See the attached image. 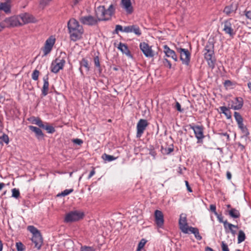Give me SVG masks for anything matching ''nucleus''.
<instances>
[{"label":"nucleus","mask_w":251,"mask_h":251,"mask_svg":"<svg viewBox=\"0 0 251 251\" xmlns=\"http://www.w3.org/2000/svg\"><path fill=\"white\" fill-rule=\"evenodd\" d=\"M245 239V234L242 230L239 231L238 236V243H241L243 242Z\"/></svg>","instance_id":"473e14b6"},{"label":"nucleus","mask_w":251,"mask_h":251,"mask_svg":"<svg viewBox=\"0 0 251 251\" xmlns=\"http://www.w3.org/2000/svg\"><path fill=\"white\" fill-rule=\"evenodd\" d=\"M115 12V6L111 4L107 8L104 6H99L95 10L96 16L100 21H108L111 19Z\"/></svg>","instance_id":"f257e3e1"},{"label":"nucleus","mask_w":251,"mask_h":251,"mask_svg":"<svg viewBox=\"0 0 251 251\" xmlns=\"http://www.w3.org/2000/svg\"><path fill=\"white\" fill-rule=\"evenodd\" d=\"M189 232L194 234L195 238L197 240H201V239L202 237L200 235L199 230L197 228L190 226V229L189 230Z\"/></svg>","instance_id":"cd10ccee"},{"label":"nucleus","mask_w":251,"mask_h":251,"mask_svg":"<svg viewBox=\"0 0 251 251\" xmlns=\"http://www.w3.org/2000/svg\"><path fill=\"white\" fill-rule=\"evenodd\" d=\"M220 109L221 112L225 114L227 119H229L231 118V113L228 108L226 106H221Z\"/></svg>","instance_id":"c85d7f7f"},{"label":"nucleus","mask_w":251,"mask_h":251,"mask_svg":"<svg viewBox=\"0 0 251 251\" xmlns=\"http://www.w3.org/2000/svg\"><path fill=\"white\" fill-rule=\"evenodd\" d=\"M94 62L95 66L99 68L100 72H101V70L100 69V66L99 58L98 56H96L94 57Z\"/></svg>","instance_id":"58836bf2"},{"label":"nucleus","mask_w":251,"mask_h":251,"mask_svg":"<svg viewBox=\"0 0 251 251\" xmlns=\"http://www.w3.org/2000/svg\"><path fill=\"white\" fill-rule=\"evenodd\" d=\"M27 229L33 235L31 240L35 245V248L39 250L43 244V239L39 230L33 226H28Z\"/></svg>","instance_id":"20e7f679"},{"label":"nucleus","mask_w":251,"mask_h":251,"mask_svg":"<svg viewBox=\"0 0 251 251\" xmlns=\"http://www.w3.org/2000/svg\"><path fill=\"white\" fill-rule=\"evenodd\" d=\"M29 128L35 133L37 138L43 137V133L40 128L32 126H29Z\"/></svg>","instance_id":"a878e982"},{"label":"nucleus","mask_w":251,"mask_h":251,"mask_svg":"<svg viewBox=\"0 0 251 251\" xmlns=\"http://www.w3.org/2000/svg\"><path fill=\"white\" fill-rule=\"evenodd\" d=\"M12 196L15 198H18L20 196V192L18 189L14 188L12 190Z\"/></svg>","instance_id":"ea45409f"},{"label":"nucleus","mask_w":251,"mask_h":251,"mask_svg":"<svg viewBox=\"0 0 251 251\" xmlns=\"http://www.w3.org/2000/svg\"><path fill=\"white\" fill-rule=\"evenodd\" d=\"M81 66L84 67L87 71L89 70V66L88 61L85 59H83L81 62Z\"/></svg>","instance_id":"c03bdc74"},{"label":"nucleus","mask_w":251,"mask_h":251,"mask_svg":"<svg viewBox=\"0 0 251 251\" xmlns=\"http://www.w3.org/2000/svg\"><path fill=\"white\" fill-rule=\"evenodd\" d=\"M177 52L180 54V58L182 64L188 65L190 63L191 54L187 49L177 48Z\"/></svg>","instance_id":"6e6552de"},{"label":"nucleus","mask_w":251,"mask_h":251,"mask_svg":"<svg viewBox=\"0 0 251 251\" xmlns=\"http://www.w3.org/2000/svg\"><path fill=\"white\" fill-rule=\"evenodd\" d=\"M125 27L123 28V26L121 25H118L116 26L115 32L118 33L119 31L124 32Z\"/></svg>","instance_id":"49530a36"},{"label":"nucleus","mask_w":251,"mask_h":251,"mask_svg":"<svg viewBox=\"0 0 251 251\" xmlns=\"http://www.w3.org/2000/svg\"><path fill=\"white\" fill-rule=\"evenodd\" d=\"M123 53H125L127 56H130V51L127 47L125 44L120 43L118 47Z\"/></svg>","instance_id":"bb28decb"},{"label":"nucleus","mask_w":251,"mask_h":251,"mask_svg":"<svg viewBox=\"0 0 251 251\" xmlns=\"http://www.w3.org/2000/svg\"><path fill=\"white\" fill-rule=\"evenodd\" d=\"M5 26V24L3 22L0 23V31H1Z\"/></svg>","instance_id":"13d9d810"},{"label":"nucleus","mask_w":251,"mask_h":251,"mask_svg":"<svg viewBox=\"0 0 251 251\" xmlns=\"http://www.w3.org/2000/svg\"><path fill=\"white\" fill-rule=\"evenodd\" d=\"M33 123L38 125L40 127L43 126L44 125L41 120H40L39 119H35L33 121Z\"/></svg>","instance_id":"a18cd8bd"},{"label":"nucleus","mask_w":251,"mask_h":251,"mask_svg":"<svg viewBox=\"0 0 251 251\" xmlns=\"http://www.w3.org/2000/svg\"><path fill=\"white\" fill-rule=\"evenodd\" d=\"M73 142L77 145H81L83 141L80 139H75L72 140Z\"/></svg>","instance_id":"864d4df0"},{"label":"nucleus","mask_w":251,"mask_h":251,"mask_svg":"<svg viewBox=\"0 0 251 251\" xmlns=\"http://www.w3.org/2000/svg\"><path fill=\"white\" fill-rule=\"evenodd\" d=\"M176 109L178 111H179V112H181L182 111V109L181 108V105H180V103L178 102H176Z\"/></svg>","instance_id":"6e6d98bb"},{"label":"nucleus","mask_w":251,"mask_h":251,"mask_svg":"<svg viewBox=\"0 0 251 251\" xmlns=\"http://www.w3.org/2000/svg\"><path fill=\"white\" fill-rule=\"evenodd\" d=\"M210 209L211 211H212L215 215H217V212H216V206L214 204H211L210 205Z\"/></svg>","instance_id":"3c124183"},{"label":"nucleus","mask_w":251,"mask_h":251,"mask_svg":"<svg viewBox=\"0 0 251 251\" xmlns=\"http://www.w3.org/2000/svg\"><path fill=\"white\" fill-rule=\"evenodd\" d=\"M11 4L10 0L0 2V11H3L6 14L11 13Z\"/></svg>","instance_id":"5701e85b"},{"label":"nucleus","mask_w":251,"mask_h":251,"mask_svg":"<svg viewBox=\"0 0 251 251\" xmlns=\"http://www.w3.org/2000/svg\"><path fill=\"white\" fill-rule=\"evenodd\" d=\"M234 116L237 124L243 123V119L238 112H235L234 113Z\"/></svg>","instance_id":"7c9ffc66"},{"label":"nucleus","mask_w":251,"mask_h":251,"mask_svg":"<svg viewBox=\"0 0 251 251\" xmlns=\"http://www.w3.org/2000/svg\"><path fill=\"white\" fill-rule=\"evenodd\" d=\"M2 245L1 242L0 241V251H2Z\"/></svg>","instance_id":"69168bd1"},{"label":"nucleus","mask_w":251,"mask_h":251,"mask_svg":"<svg viewBox=\"0 0 251 251\" xmlns=\"http://www.w3.org/2000/svg\"><path fill=\"white\" fill-rule=\"evenodd\" d=\"M55 42V38L53 36H51L47 39L43 50L44 55H47L50 52Z\"/></svg>","instance_id":"ddd939ff"},{"label":"nucleus","mask_w":251,"mask_h":251,"mask_svg":"<svg viewBox=\"0 0 251 251\" xmlns=\"http://www.w3.org/2000/svg\"><path fill=\"white\" fill-rule=\"evenodd\" d=\"M245 14L247 18L251 21V8L249 10H246L245 11Z\"/></svg>","instance_id":"09e8293b"},{"label":"nucleus","mask_w":251,"mask_h":251,"mask_svg":"<svg viewBox=\"0 0 251 251\" xmlns=\"http://www.w3.org/2000/svg\"><path fill=\"white\" fill-rule=\"evenodd\" d=\"M163 51L168 57L172 58L175 61H177V56L173 50H171L167 45L163 46Z\"/></svg>","instance_id":"aec40b11"},{"label":"nucleus","mask_w":251,"mask_h":251,"mask_svg":"<svg viewBox=\"0 0 251 251\" xmlns=\"http://www.w3.org/2000/svg\"><path fill=\"white\" fill-rule=\"evenodd\" d=\"M5 184L3 183H0V190H1L4 186Z\"/></svg>","instance_id":"680f3d73"},{"label":"nucleus","mask_w":251,"mask_h":251,"mask_svg":"<svg viewBox=\"0 0 251 251\" xmlns=\"http://www.w3.org/2000/svg\"><path fill=\"white\" fill-rule=\"evenodd\" d=\"M51 0H41L40 4L41 6L44 7L47 5H48Z\"/></svg>","instance_id":"de8ad7c7"},{"label":"nucleus","mask_w":251,"mask_h":251,"mask_svg":"<svg viewBox=\"0 0 251 251\" xmlns=\"http://www.w3.org/2000/svg\"><path fill=\"white\" fill-rule=\"evenodd\" d=\"M243 101L241 98H235L228 102V108L239 110L242 108Z\"/></svg>","instance_id":"2eb2a0df"},{"label":"nucleus","mask_w":251,"mask_h":251,"mask_svg":"<svg viewBox=\"0 0 251 251\" xmlns=\"http://www.w3.org/2000/svg\"><path fill=\"white\" fill-rule=\"evenodd\" d=\"M185 184H186V187L187 188V190L189 192H192V189H191L190 187L189 186L188 182L187 181H185Z\"/></svg>","instance_id":"bf43d9fd"},{"label":"nucleus","mask_w":251,"mask_h":251,"mask_svg":"<svg viewBox=\"0 0 251 251\" xmlns=\"http://www.w3.org/2000/svg\"><path fill=\"white\" fill-rule=\"evenodd\" d=\"M65 63V60L62 58L58 57L52 61L51 64V71L54 73H57L62 70Z\"/></svg>","instance_id":"0eeeda50"},{"label":"nucleus","mask_w":251,"mask_h":251,"mask_svg":"<svg viewBox=\"0 0 251 251\" xmlns=\"http://www.w3.org/2000/svg\"><path fill=\"white\" fill-rule=\"evenodd\" d=\"M68 27L72 40L75 41L80 38L83 30L82 27L75 19H71L68 22Z\"/></svg>","instance_id":"f03ea898"},{"label":"nucleus","mask_w":251,"mask_h":251,"mask_svg":"<svg viewBox=\"0 0 251 251\" xmlns=\"http://www.w3.org/2000/svg\"><path fill=\"white\" fill-rule=\"evenodd\" d=\"M79 0H74V4H76L79 2Z\"/></svg>","instance_id":"338daca9"},{"label":"nucleus","mask_w":251,"mask_h":251,"mask_svg":"<svg viewBox=\"0 0 251 251\" xmlns=\"http://www.w3.org/2000/svg\"><path fill=\"white\" fill-rule=\"evenodd\" d=\"M95 174V171H94V170H93L92 171H91V172L90 173V174L88 176V179H90L91 177H92Z\"/></svg>","instance_id":"4d7b16f0"},{"label":"nucleus","mask_w":251,"mask_h":251,"mask_svg":"<svg viewBox=\"0 0 251 251\" xmlns=\"http://www.w3.org/2000/svg\"><path fill=\"white\" fill-rule=\"evenodd\" d=\"M191 128L193 130L195 137L198 139L197 143H201L202 139L204 138L202 126H191Z\"/></svg>","instance_id":"4468645a"},{"label":"nucleus","mask_w":251,"mask_h":251,"mask_svg":"<svg viewBox=\"0 0 251 251\" xmlns=\"http://www.w3.org/2000/svg\"><path fill=\"white\" fill-rule=\"evenodd\" d=\"M238 8V3L236 2H232L230 5L225 7L224 12L226 15H230L232 13H235Z\"/></svg>","instance_id":"6ab92c4d"},{"label":"nucleus","mask_w":251,"mask_h":251,"mask_svg":"<svg viewBox=\"0 0 251 251\" xmlns=\"http://www.w3.org/2000/svg\"><path fill=\"white\" fill-rule=\"evenodd\" d=\"M124 32L131 33L133 32L135 34L140 36L141 34V31L140 28L136 25H129L125 27Z\"/></svg>","instance_id":"4be33fe9"},{"label":"nucleus","mask_w":251,"mask_h":251,"mask_svg":"<svg viewBox=\"0 0 251 251\" xmlns=\"http://www.w3.org/2000/svg\"><path fill=\"white\" fill-rule=\"evenodd\" d=\"M238 127L241 129L242 132L245 135H249V133L245 126H244L243 123L238 124Z\"/></svg>","instance_id":"72a5a7b5"},{"label":"nucleus","mask_w":251,"mask_h":251,"mask_svg":"<svg viewBox=\"0 0 251 251\" xmlns=\"http://www.w3.org/2000/svg\"><path fill=\"white\" fill-rule=\"evenodd\" d=\"M16 246L17 251H24V247L21 242L16 243Z\"/></svg>","instance_id":"37998d69"},{"label":"nucleus","mask_w":251,"mask_h":251,"mask_svg":"<svg viewBox=\"0 0 251 251\" xmlns=\"http://www.w3.org/2000/svg\"><path fill=\"white\" fill-rule=\"evenodd\" d=\"M3 143L8 144L9 143L8 136L6 134H3L0 137V144H2Z\"/></svg>","instance_id":"c9c22d12"},{"label":"nucleus","mask_w":251,"mask_h":251,"mask_svg":"<svg viewBox=\"0 0 251 251\" xmlns=\"http://www.w3.org/2000/svg\"><path fill=\"white\" fill-rule=\"evenodd\" d=\"M83 213L80 211H72L66 214L65 218V222L67 223L73 222L82 219Z\"/></svg>","instance_id":"423d86ee"},{"label":"nucleus","mask_w":251,"mask_h":251,"mask_svg":"<svg viewBox=\"0 0 251 251\" xmlns=\"http://www.w3.org/2000/svg\"><path fill=\"white\" fill-rule=\"evenodd\" d=\"M73 191V189H66L57 195V196H66L71 193Z\"/></svg>","instance_id":"e433bc0d"},{"label":"nucleus","mask_w":251,"mask_h":251,"mask_svg":"<svg viewBox=\"0 0 251 251\" xmlns=\"http://www.w3.org/2000/svg\"><path fill=\"white\" fill-rule=\"evenodd\" d=\"M102 158L104 160L108 161H111L116 159L115 157H114L112 155L104 154L102 156Z\"/></svg>","instance_id":"4c0bfd02"},{"label":"nucleus","mask_w":251,"mask_h":251,"mask_svg":"<svg viewBox=\"0 0 251 251\" xmlns=\"http://www.w3.org/2000/svg\"><path fill=\"white\" fill-rule=\"evenodd\" d=\"M223 135L224 136L226 137L228 139L229 138V135L227 133H223Z\"/></svg>","instance_id":"e2e57ef3"},{"label":"nucleus","mask_w":251,"mask_h":251,"mask_svg":"<svg viewBox=\"0 0 251 251\" xmlns=\"http://www.w3.org/2000/svg\"><path fill=\"white\" fill-rule=\"evenodd\" d=\"M179 226L182 232L189 233V230L190 229V227L187 224L186 216L184 214H181L180 215Z\"/></svg>","instance_id":"f8f14e48"},{"label":"nucleus","mask_w":251,"mask_h":251,"mask_svg":"<svg viewBox=\"0 0 251 251\" xmlns=\"http://www.w3.org/2000/svg\"><path fill=\"white\" fill-rule=\"evenodd\" d=\"M18 16L21 21V25L29 23H35L37 21L33 16L27 13L22 14Z\"/></svg>","instance_id":"f3484780"},{"label":"nucleus","mask_w":251,"mask_h":251,"mask_svg":"<svg viewBox=\"0 0 251 251\" xmlns=\"http://www.w3.org/2000/svg\"><path fill=\"white\" fill-rule=\"evenodd\" d=\"M39 75V72L37 70H35L32 74V78L34 80H37L38 79Z\"/></svg>","instance_id":"a19ab883"},{"label":"nucleus","mask_w":251,"mask_h":251,"mask_svg":"<svg viewBox=\"0 0 251 251\" xmlns=\"http://www.w3.org/2000/svg\"><path fill=\"white\" fill-rule=\"evenodd\" d=\"M248 86H249V88L251 89V84H248Z\"/></svg>","instance_id":"774afa93"},{"label":"nucleus","mask_w":251,"mask_h":251,"mask_svg":"<svg viewBox=\"0 0 251 251\" xmlns=\"http://www.w3.org/2000/svg\"><path fill=\"white\" fill-rule=\"evenodd\" d=\"M44 84L42 89V93L44 96H46L48 94L49 83L48 77H44Z\"/></svg>","instance_id":"b1692460"},{"label":"nucleus","mask_w":251,"mask_h":251,"mask_svg":"<svg viewBox=\"0 0 251 251\" xmlns=\"http://www.w3.org/2000/svg\"><path fill=\"white\" fill-rule=\"evenodd\" d=\"M120 5L127 14H131L133 13V7L131 0H121Z\"/></svg>","instance_id":"a211bd4d"},{"label":"nucleus","mask_w":251,"mask_h":251,"mask_svg":"<svg viewBox=\"0 0 251 251\" xmlns=\"http://www.w3.org/2000/svg\"><path fill=\"white\" fill-rule=\"evenodd\" d=\"M217 216V218L218 220H219V222L220 223H223L224 224V222L223 221V217L222 215H219L217 213V215H215Z\"/></svg>","instance_id":"5fc2aeb1"},{"label":"nucleus","mask_w":251,"mask_h":251,"mask_svg":"<svg viewBox=\"0 0 251 251\" xmlns=\"http://www.w3.org/2000/svg\"><path fill=\"white\" fill-rule=\"evenodd\" d=\"M79 21L84 25H96L99 21L98 18L91 15L81 16L79 19Z\"/></svg>","instance_id":"1a4fd4ad"},{"label":"nucleus","mask_w":251,"mask_h":251,"mask_svg":"<svg viewBox=\"0 0 251 251\" xmlns=\"http://www.w3.org/2000/svg\"><path fill=\"white\" fill-rule=\"evenodd\" d=\"M229 215L234 218H238L240 216L239 211L235 208H231L229 211Z\"/></svg>","instance_id":"c756f323"},{"label":"nucleus","mask_w":251,"mask_h":251,"mask_svg":"<svg viewBox=\"0 0 251 251\" xmlns=\"http://www.w3.org/2000/svg\"><path fill=\"white\" fill-rule=\"evenodd\" d=\"M146 242H147V241L145 239H141L138 244V247L137 249V251H140L144 248Z\"/></svg>","instance_id":"f704fd0d"},{"label":"nucleus","mask_w":251,"mask_h":251,"mask_svg":"<svg viewBox=\"0 0 251 251\" xmlns=\"http://www.w3.org/2000/svg\"><path fill=\"white\" fill-rule=\"evenodd\" d=\"M155 223L158 227H162L164 224L163 214L162 212L158 210H156L154 212Z\"/></svg>","instance_id":"412c9836"},{"label":"nucleus","mask_w":251,"mask_h":251,"mask_svg":"<svg viewBox=\"0 0 251 251\" xmlns=\"http://www.w3.org/2000/svg\"><path fill=\"white\" fill-rule=\"evenodd\" d=\"M204 58L206 60L208 66L213 68L215 66V59L214 56V45L211 43L206 45L203 50Z\"/></svg>","instance_id":"39448f33"},{"label":"nucleus","mask_w":251,"mask_h":251,"mask_svg":"<svg viewBox=\"0 0 251 251\" xmlns=\"http://www.w3.org/2000/svg\"><path fill=\"white\" fill-rule=\"evenodd\" d=\"M224 227L226 229L228 228L233 235L236 233V231L234 230L233 228H238L237 226L232 225L230 223H228L226 221L224 222Z\"/></svg>","instance_id":"393cba45"},{"label":"nucleus","mask_w":251,"mask_h":251,"mask_svg":"<svg viewBox=\"0 0 251 251\" xmlns=\"http://www.w3.org/2000/svg\"><path fill=\"white\" fill-rule=\"evenodd\" d=\"M3 23L5 26L8 27H15L21 25V21L19 20V16H13L6 18Z\"/></svg>","instance_id":"9b49d317"},{"label":"nucleus","mask_w":251,"mask_h":251,"mask_svg":"<svg viewBox=\"0 0 251 251\" xmlns=\"http://www.w3.org/2000/svg\"><path fill=\"white\" fill-rule=\"evenodd\" d=\"M222 249L223 251H229L227 245L224 242H222Z\"/></svg>","instance_id":"8fccbe9b"},{"label":"nucleus","mask_w":251,"mask_h":251,"mask_svg":"<svg viewBox=\"0 0 251 251\" xmlns=\"http://www.w3.org/2000/svg\"><path fill=\"white\" fill-rule=\"evenodd\" d=\"M42 128L46 129L49 133H52L55 131L54 128L52 126H50L48 124L43 125V126H42Z\"/></svg>","instance_id":"2f4dec72"},{"label":"nucleus","mask_w":251,"mask_h":251,"mask_svg":"<svg viewBox=\"0 0 251 251\" xmlns=\"http://www.w3.org/2000/svg\"><path fill=\"white\" fill-rule=\"evenodd\" d=\"M226 176L228 179H230L231 178V175L229 172L227 173Z\"/></svg>","instance_id":"052dcab7"},{"label":"nucleus","mask_w":251,"mask_h":251,"mask_svg":"<svg viewBox=\"0 0 251 251\" xmlns=\"http://www.w3.org/2000/svg\"><path fill=\"white\" fill-rule=\"evenodd\" d=\"M140 48L146 57L151 58L154 56V51L152 50L151 46H149L147 43H141Z\"/></svg>","instance_id":"9d476101"},{"label":"nucleus","mask_w":251,"mask_h":251,"mask_svg":"<svg viewBox=\"0 0 251 251\" xmlns=\"http://www.w3.org/2000/svg\"><path fill=\"white\" fill-rule=\"evenodd\" d=\"M163 62H164V65L168 67L169 68H171V67H172L171 63V62L168 59H165L164 60Z\"/></svg>","instance_id":"603ef678"},{"label":"nucleus","mask_w":251,"mask_h":251,"mask_svg":"<svg viewBox=\"0 0 251 251\" xmlns=\"http://www.w3.org/2000/svg\"><path fill=\"white\" fill-rule=\"evenodd\" d=\"M80 251H95V250L91 247L82 246L80 249Z\"/></svg>","instance_id":"79ce46f5"},{"label":"nucleus","mask_w":251,"mask_h":251,"mask_svg":"<svg viewBox=\"0 0 251 251\" xmlns=\"http://www.w3.org/2000/svg\"><path fill=\"white\" fill-rule=\"evenodd\" d=\"M149 123L147 120L140 119L137 124V137H140L144 133L146 127L148 126Z\"/></svg>","instance_id":"dca6fc26"},{"label":"nucleus","mask_w":251,"mask_h":251,"mask_svg":"<svg viewBox=\"0 0 251 251\" xmlns=\"http://www.w3.org/2000/svg\"><path fill=\"white\" fill-rule=\"evenodd\" d=\"M205 251H213V250L210 248L207 247L205 249Z\"/></svg>","instance_id":"0e129e2a"},{"label":"nucleus","mask_w":251,"mask_h":251,"mask_svg":"<svg viewBox=\"0 0 251 251\" xmlns=\"http://www.w3.org/2000/svg\"><path fill=\"white\" fill-rule=\"evenodd\" d=\"M236 22V21L232 18L224 20L221 23L222 31L230 37H233L236 33V27L235 26Z\"/></svg>","instance_id":"7ed1b4c3"}]
</instances>
